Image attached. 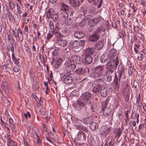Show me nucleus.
<instances>
[{
    "mask_svg": "<svg viewBox=\"0 0 146 146\" xmlns=\"http://www.w3.org/2000/svg\"><path fill=\"white\" fill-rule=\"evenodd\" d=\"M84 123L85 124H88L92 121V117L91 116L84 119L83 120Z\"/></svg>",
    "mask_w": 146,
    "mask_h": 146,
    "instance_id": "25",
    "label": "nucleus"
},
{
    "mask_svg": "<svg viewBox=\"0 0 146 146\" xmlns=\"http://www.w3.org/2000/svg\"><path fill=\"white\" fill-rule=\"evenodd\" d=\"M141 95L139 94L138 97L137 98V104L138 106L141 107L142 106V104L141 101Z\"/></svg>",
    "mask_w": 146,
    "mask_h": 146,
    "instance_id": "39",
    "label": "nucleus"
},
{
    "mask_svg": "<svg viewBox=\"0 0 146 146\" xmlns=\"http://www.w3.org/2000/svg\"><path fill=\"white\" fill-rule=\"evenodd\" d=\"M94 49L93 48H88L85 51V55L91 56L94 53Z\"/></svg>",
    "mask_w": 146,
    "mask_h": 146,
    "instance_id": "17",
    "label": "nucleus"
},
{
    "mask_svg": "<svg viewBox=\"0 0 146 146\" xmlns=\"http://www.w3.org/2000/svg\"><path fill=\"white\" fill-rule=\"evenodd\" d=\"M99 0H88V2L90 3H92L93 1L94 3L95 4H96L98 2Z\"/></svg>",
    "mask_w": 146,
    "mask_h": 146,
    "instance_id": "57",
    "label": "nucleus"
},
{
    "mask_svg": "<svg viewBox=\"0 0 146 146\" xmlns=\"http://www.w3.org/2000/svg\"><path fill=\"white\" fill-rule=\"evenodd\" d=\"M52 32L53 34L55 35V36L58 38H60L61 37H63V35L59 31L54 30L52 31Z\"/></svg>",
    "mask_w": 146,
    "mask_h": 146,
    "instance_id": "27",
    "label": "nucleus"
},
{
    "mask_svg": "<svg viewBox=\"0 0 146 146\" xmlns=\"http://www.w3.org/2000/svg\"><path fill=\"white\" fill-rule=\"evenodd\" d=\"M48 18H51L55 22H56L58 20V15L56 13H54L51 11H49L47 14Z\"/></svg>",
    "mask_w": 146,
    "mask_h": 146,
    "instance_id": "8",
    "label": "nucleus"
},
{
    "mask_svg": "<svg viewBox=\"0 0 146 146\" xmlns=\"http://www.w3.org/2000/svg\"><path fill=\"white\" fill-rule=\"evenodd\" d=\"M40 100L38 99V102L37 101V104L36 105L38 107H39L40 106H41V108L40 110V112L41 115H44L46 114V111L45 110L44 106L43 105H42V103H43V102L41 100L40 98Z\"/></svg>",
    "mask_w": 146,
    "mask_h": 146,
    "instance_id": "7",
    "label": "nucleus"
},
{
    "mask_svg": "<svg viewBox=\"0 0 146 146\" xmlns=\"http://www.w3.org/2000/svg\"><path fill=\"white\" fill-rule=\"evenodd\" d=\"M104 82L103 80L101 78H99L94 81V84L96 85H98L99 86H102L101 83Z\"/></svg>",
    "mask_w": 146,
    "mask_h": 146,
    "instance_id": "36",
    "label": "nucleus"
},
{
    "mask_svg": "<svg viewBox=\"0 0 146 146\" xmlns=\"http://www.w3.org/2000/svg\"><path fill=\"white\" fill-rule=\"evenodd\" d=\"M61 62L59 61H57L55 63V65L56 68H58L59 66L61 65Z\"/></svg>",
    "mask_w": 146,
    "mask_h": 146,
    "instance_id": "53",
    "label": "nucleus"
},
{
    "mask_svg": "<svg viewBox=\"0 0 146 146\" xmlns=\"http://www.w3.org/2000/svg\"><path fill=\"white\" fill-rule=\"evenodd\" d=\"M102 129V133L103 134H105V135L106 136L109 133L110 131V127H105L103 128Z\"/></svg>",
    "mask_w": 146,
    "mask_h": 146,
    "instance_id": "31",
    "label": "nucleus"
},
{
    "mask_svg": "<svg viewBox=\"0 0 146 146\" xmlns=\"http://www.w3.org/2000/svg\"><path fill=\"white\" fill-rule=\"evenodd\" d=\"M1 100L6 105L10 104V102L4 96H2L1 98Z\"/></svg>",
    "mask_w": 146,
    "mask_h": 146,
    "instance_id": "37",
    "label": "nucleus"
},
{
    "mask_svg": "<svg viewBox=\"0 0 146 146\" xmlns=\"http://www.w3.org/2000/svg\"><path fill=\"white\" fill-rule=\"evenodd\" d=\"M62 9H63L64 11L68 10L69 9V7L66 5H64L63 6V7L62 8Z\"/></svg>",
    "mask_w": 146,
    "mask_h": 146,
    "instance_id": "49",
    "label": "nucleus"
},
{
    "mask_svg": "<svg viewBox=\"0 0 146 146\" xmlns=\"http://www.w3.org/2000/svg\"><path fill=\"white\" fill-rule=\"evenodd\" d=\"M75 72L78 74H84L85 72V70L82 68H80L75 70Z\"/></svg>",
    "mask_w": 146,
    "mask_h": 146,
    "instance_id": "26",
    "label": "nucleus"
},
{
    "mask_svg": "<svg viewBox=\"0 0 146 146\" xmlns=\"http://www.w3.org/2000/svg\"><path fill=\"white\" fill-rule=\"evenodd\" d=\"M146 3V2L145 0H143L141 2V4L143 6H145V5Z\"/></svg>",
    "mask_w": 146,
    "mask_h": 146,
    "instance_id": "64",
    "label": "nucleus"
},
{
    "mask_svg": "<svg viewBox=\"0 0 146 146\" xmlns=\"http://www.w3.org/2000/svg\"><path fill=\"white\" fill-rule=\"evenodd\" d=\"M113 132L115 134V137L118 138L120 137L122 133L121 129L119 128H115L113 130Z\"/></svg>",
    "mask_w": 146,
    "mask_h": 146,
    "instance_id": "15",
    "label": "nucleus"
},
{
    "mask_svg": "<svg viewBox=\"0 0 146 146\" xmlns=\"http://www.w3.org/2000/svg\"><path fill=\"white\" fill-rule=\"evenodd\" d=\"M24 115L26 119H27L28 117L29 118L31 117V114L29 112H27L26 113H24Z\"/></svg>",
    "mask_w": 146,
    "mask_h": 146,
    "instance_id": "50",
    "label": "nucleus"
},
{
    "mask_svg": "<svg viewBox=\"0 0 146 146\" xmlns=\"http://www.w3.org/2000/svg\"><path fill=\"white\" fill-rule=\"evenodd\" d=\"M104 44L103 41H100L96 42V44L94 45V47L96 49L100 50L103 48Z\"/></svg>",
    "mask_w": 146,
    "mask_h": 146,
    "instance_id": "16",
    "label": "nucleus"
},
{
    "mask_svg": "<svg viewBox=\"0 0 146 146\" xmlns=\"http://www.w3.org/2000/svg\"><path fill=\"white\" fill-rule=\"evenodd\" d=\"M101 88L100 91L101 96L103 97H106L107 95V88L104 86H102Z\"/></svg>",
    "mask_w": 146,
    "mask_h": 146,
    "instance_id": "14",
    "label": "nucleus"
},
{
    "mask_svg": "<svg viewBox=\"0 0 146 146\" xmlns=\"http://www.w3.org/2000/svg\"><path fill=\"white\" fill-rule=\"evenodd\" d=\"M67 43V41L65 40H60L58 42L59 45L60 46L63 47H65L66 46Z\"/></svg>",
    "mask_w": 146,
    "mask_h": 146,
    "instance_id": "33",
    "label": "nucleus"
},
{
    "mask_svg": "<svg viewBox=\"0 0 146 146\" xmlns=\"http://www.w3.org/2000/svg\"><path fill=\"white\" fill-rule=\"evenodd\" d=\"M49 26L50 28L52 30H53V31H54L55 29V25L53 22L52 21H50L49 22Z\"/></svg>",
    "mask_w": 146,
    "mask_h": 146,
    "instance_id": "45",
    "label": "nucleus"
},
{
    "mask_svg": "<svg viewBox=\"0 0 146 146\" xmlns=\"http://www.w3.org/2000/svg\"><path fill=\"white\" fill-rule=\"evenodd\" d=\"M68 15L67 13H63V18L66 19L68 17Z\"/></svg>",
    "mask_w": 146,
    "mask_h": 146,
    "instance_id": "54",
    "label": "nucleus"
},
{
    "mask_svg": "<svg viewBox=\"0 0 146 146\" xmlns=\"http://www.w3.org/2000/svg\"><path fill=\"white\" fill-rule=\"evenodd\" d=\"M72 19L71 18H69L64 21V23L65 25L68 26L71 25L72 23Z\"/></svg>",
    "mask_w": 146,
    "mask_h": 146,
    "instance_id": "38",
    "label": "nucleus"
},
{
    "mask_svg": "<svg viewBox=\"0 0 146 146\" xmlns=\"http://www.w3.org/2000/svg\"><path fill=\"white\" fill-rule=\"evenodd\" d=\"M78 12L81 16H83L84 17L86 15L87 10L84 8L83 7H81L79 10Z\"/></svg>",
    "mask_w": 146,
    "mask_h": 146,
    "instance_id": "23",
    "label": "nucleus"
},
{
    "mask_svg": "<svg viewBox=\"0 0 146 146\" xmlns=\"http://www.w3.org/2000/svg\"><path fill=\"white\" fill-rule=\"evenodd\" d=\"M1 87L7 94H8L9 93V89L8 86V84L5 81H2Z\"/></svg>",
    "mask_w": 146,
    "mask_h": 146,
    "instance_id": "12",
    "label": "nucleus"
},
{
    "mask_svg": "<svg viewBox=\"0 0 146 146\" xmlns=\"http://www.w3.org/2000/svg\"><path fill=\"white\" fill-rule=\"evenodd\" d=\"M108 104L107 101L103 102L102 104V110L103 111V114L104 115L107 116L109 115L111 113V109L110 107H107Z\"/></svg>",
    "mask_w": 146,
    "mask_h": 146,
    "instance_id": "4",
    "label": "nucleus"
},
{
    "mask_svg": "<svg viewBox=\"0 0 146 146\" xmlns=\"http://www.w3.org/2000/svg\"><path fill=\"white\" fill-rule=\"evenodd\" d=\"M125 69V67L122 64H120L119 65L117 71V73L118 74L117 76L119 77H121L122 75L124 73Z\"/></svg>",
    "mask_w": 146,
    "mask_h": 146,
    "instance_id": "11",
    "label": "nucleus"
},
{
    "mask_svg": "<svg viewBox=\"0 0 146 146\" xmlns=\"http://www.w3.org/2000/svg\"><path fill=\"white\" fill-rule=\"evenodd\" d=\"M90 127L91 130L93 131L96 130L98 126L96 123L92 122L90 123Z\"/></svg>",
    "mask_w": 146,
    "mask_h": 146,
    "instance_id": "28",
    "label": "nucleus"
},
{
    "mask_svg": "<svg viewBox=\"0 0 146 146\" xmlns=\"http://www.w3.org/2000/svg\"><path fill=\"white\" fill-rule=\"evenodd\" d=\"M74 36L76 38H80L84 37L85 35L82 32L78 31L75 33Z\"/></svg>",
    "mask_w": 146,
    "mask_h": 146,
    "instance_id": "18",
    "label": "nucleus"
},
{
    "mask_svg": "<svg viewBox=\"0 0 146 146\" xmlns=\"http://www.w3.org/2000/svg\"><path fill=\"white\" fill-rule=\"evenodd\" d=\"M9 123L14 128L15 127V124L13 122V119L11 118H10L9 120Z\"/></svg>",
    "mask_w": 146,
    "mask_h": 146,
    "instance_id": "47",
    "label": "nucleus"
},
{
    "mask_svg": "<svg viewBox=\"0 0 146 146\" xmlns=\"http://www.w3.org/2000/svg\"><path fill=\"white\" fill-rule=\"evenodd\" d=\"M70 4L73 7H75L77 5V2L75 0H69Z\"/></svg>",
    "mask_w": 146,
    "mask_h": 146,
    "instance_id": "44",
    "label": "nucleus"
},
{
    "mask_svg": "<svg viewBox=\"0 0 146 146\" xmlns=\"http://www.w3.org/2000/svg\"><path fill=\"white\" fill-rule=\"evenodd\" d=\"M136 116V113H135L134 111H131V118L134 119L135 118Z\"/></svg>",
    "mask_w": 146,
    "mask_h": 146,
    "instance_id": "52",
    "label": "nucleus"
},
{
    "mask_svg": "<svg viewBox=\"0 0 146 146\" xmlns=\"http://www.w3.org/2000/svg\"><path fill=\"white\" fill-rule=\"evenodd\" d=\"M85 41L84 40H82L80 41V42L77 40L74 41L72 43V46L74 48H79L81 46V43L82 45V46H83L84 45Z\"/></svg>",
    "mask_w": 146,
    "mask_h": 146,
    "instance_id": "10",
    "label": "nucleus"
},
{
    "mask_svg": "<svg viewBox=\"0 0 146 146\" xmlns=\"http://www.w3.org/2000/svg\"><path fill=\"white\" fill-rule=\"evenodd\" d=\"M19 28H18L17 29L15 30V32L13 34V35L15 38H17L19 36Z\"/></svg>",
    "mask_w": 146,
    "mask_h": 146,
    "instance_id": "43",
    "label": "nucleus"
},
{
    "mask_svg": "<svg viewBox=\"0 0 146 146\" xmlns=\"http://www.w3.org/2000/svg\"><path fill=\"white\" fill-rule=\"evenodd\" d=\"M71 59L73 62L77 64L80 63L82 59V58L80 56L77 55L72 56Z\"/></svg>",
    "mask_w": 146,
    "mask_h": 146,
    "instance_id": "13",
    "label": "nucleus"
},
{
    "mask_svg": "<svg viewBox=\"0 0 146 146\" xmlns=\"http://www.w3.org/2000/svg\"><path fill=\"white\" fill-rule=\"evenodd\" d=\"M11 44H12L11 45V47L10 48L11 50L13 53V52H14V47L13 45V43H12Z\"/></svg>",
    "mask_w": 146,
    "mask_h": 146,
    "instance_id": "58",
    "label": "nucleus"
},
{
    "mask_svg": "<svg viewBox=\"0 0 146 146\" xmlns=\"http://www.w3.org/2000/svg\"><path fill=\"white\" fill-rule=\"evenodd\" d=\"M92 94L91 93L86 92L82 94L80 96L81 101L78 103V105L82 109H86V104H89L91 102Z\"/></svg>",
    "mask_w": 146,
    "mask_h": 146,
    "instance_id": "1",
    "label": "nucleus"
},
{
    "mask_svg": "<svg viewBox=\"0 0 146 146\" xmlns=\"http://www.w3.org/2000/svg\"><path fill=\"white\" fill-rule=\"evenodd\" d=\"M124 14V11L121 10L119 12H118V14L119 15H123Z\"/></svg>",
    "mask_w": 146,
    "mask_h": 146,
    "instance_id": "62",
    "label": "nucleus"
},
{
    "mask_svg": "<svg viewBox=\"0 0 146 146\" xmlns=\"http://www.w3.org/2000/svg\"><path fill=\"white\" fill-rule=\"evenodd\" d=\"M123 94L125 98V100L126 101H128L129 100V97L128 93L125 89L123 91Z\"/></svg>",
    "mask_w": 146,
    "mask_h": 146,
    "instance_id": "30",
    "label": "nucleus"
},
{
    "mask_svg": "<svg viewBox=\"0 0 146 146\" xmlns=\"http://www.w3.org/2000/svg\"><path fill=\"white\" fill-rule=\"evenodd\" d=\"M99 2V4L98 5V8H100V7H101V6H102V4L103 3V0H100V1L99 0V1H98V3ZM97 3H98V2Z\"/></svg>",
    "mask_w": 146,
    "mask_h": 146,
    "instance_id": "59",
    "label": "nucleus"
},
{
    "mask_svg": "<svg viewBox=\"0 0 146 146\" xmlns=\"http://www.w3.org/2000/svg\"><path fill=\"white\" fill-rule=\"evenodd\" d=\"M106 80L107 81L110 82L112 80V77L106 75Z\"/></svg>",
    "mask_w": 146,
    "mask_h": 146,
    "instance_id": "51",
    "label": "nucleus"
},
{
    "mask_svg": "<svg viewBox=\"0 0 146 146\" xmlns=\"http://www.w3.org/2000/svg\"><path fill=\"white\" fill-rule=\"evenodd\" d=\"M54 34H51L50 33H48L47 34V40H49L50 38H51Z\"/></svg>",
    "mask_w": 146,
    "mask_h": 146,
    "instance_id": "56",
    "label": "nucleus"
},
{
    "mask_svg": "<svg viewBox=\"0 0 146 146\" xmlns=\"http://www.w3.org/2000/svg\"><path fill=\"white\" fill-rule=\"evenodd\" d=\"M20 68L17 65L14 66L13 68V70L15 72H18Z\"/></svg>",
    "mask_w": 146,
    "mask_h": 146,
    "instance_id": "48",
    "label": "nucleus"
},
{
    "mask_svg": "<svg viewBox=\"0 0 146 146\" xmlns=\"http://www.w3.org/2000/svg\"><path fill=\"white\" fill-rule=\"evenodd\" d=\"M65 70L68 71H73L76 68V66L75 64H70V63L68 64V62H66L65 63Z\"/></svg>",
    "mask_w": 146,
    "mask_h": 146,
    "instance_id": "9",
    "label": "nucleus"
},
{
    "mask_svg": "<svg viewBox=\"0 0 146 146\" xmlns=\"http://www.w3.org/2000/svg\"><path fill=\"white\" fill-rule=\"evenodd\" d=\"M13 61L14 63L16 64V65H18V64H19V62L17 59H16L15 60H13Z\"/></svg>",
    "mask_w": 146,
    "mask_h": 146,
    "instance_id": "63",
    "label": "nucleus"
},
{
    "mask_svg": "<svg viewBox=\"0 0 146 146\" xmlns=\"http://www.w3.org/2000/svg\"><path fill=\"white\" fill-rule=\"evenodd\" d=\"M9 5L10 9L12 10L14 8L15 4V2L10 1L9 2Z\"/></svg>",
    "mask_w": 146,
    "mask_h": 146,
    "instance_id": "40",
    "label": "nucleus"
},
{
    "mask_svg": "<svg viewBox=\"0 0 146 146\" xmlns=\"http://www.w3.org/2000/svg\"><path fill=\"white\" fill-rule=\"evenodd\" d=\"M76 127L78 129H81L83 131H85L86 132H88V130L86 127L84 126H82L80 125H76Z\"/></svg>",
    "mask_w": 146,
    "mask_h": 146,
    "instance_id": "32",
    "label": "nucleus"
},
{
    "mask_svg": "<svg viewBox=\"0 0 146 146\" xmlns=\"http://www.w3.org/2000/svg\"><path fill=\"white\" fill-rule=\"evenodd\" d=\"M121 77H119L116 74H115L114 78L113 83V86L114 89L118 90L119 87L120 81Z\"/></svg>",
    "mask_w": 146,
    "mask_h": 146,
    "instance_id": "6",
    "label": "nucleus"
},
{
    "mask_svg": "<svg viewBox=\"0 0 146 146\" xmlns=\"http://www.w3.org/2000/svg\"><path fill=\"white\" fill-rule=\"evenodd\" d=\"M28 139H26L25 138L23 139V141H24V144L25 146H28V142L27 140Z\"/></svg>",
    "mask_w": 146,
    "mask_h": 146,
    "instance_id": "55",
    "label": "nucleus"
},
{
    "mask_svg": "<svg viewBox=\"0 0 146 146\" xmlns=\"http://www.w3.org/2000/svg\"><path fill=\"white\" fill-rule=\"evenodd\" d=\"M114 70L112 69H108L106 72V75L113 77L114 75Z\"/></svg>",
    "mask_w": 146,
    "mask_h": 146,
    "instance_id": "34",
    "label": "nucleus"
},
{
    "mask_svg": "<svg viewBox=\"0 0 146 146\" xmlns=\"http://www.w3.org/2000/svg\"><path fill=\"white\" fill-rule=\"evenodd\" d=\"M108 56L104 54L102 55L100 58V61L102 63H104L108 60Z\"/></svg>",
    "mask_w": 146,
    "mask_h": 146,
    "instance_id": "35",
    "label": "nucleus"
},
{
    "mask_svg": "<svg viewBox=\"0 0 146 146\" xmlns=\"http://www.w3.org/2000/svg\"><path fill=\"white\" fill-rule=\"evenodd\" d=\"M7 38L9 42L11 44L13 43L14 41L13 37L10 35H9L7 36Z\"/></svg>",
    "mask_w": 146,
    "mask_h": 146,
    "instance_id": "41",
    "label": "nucleus"
},
{
    "mask_svg": "<svg viewBox=\"0 0 146 146\" xmlns=\"http://www.w3.org/2000/svg\"><path fill=\"white\" fill-rule=\"evenodd\" d=\"M129 6L130 7L132 8V9H133V13H134L137 11V7H135L134 6V5L133 3H130Z\"/></svg>",
    "mask_w": 146,
    "mask_h": 146,
    "instance_id": "46",
    "label": "nucleus"
},
{
    "mask_svg": "<svg viewBox=\"0 0 146 146\" xmlns=\"http://www.w3.org/2000/svg\"><path fill=\"white\" fill-rule=\"evenodd\" d=\"M140 59H139V57H138V59L139 61H141L142 59L143 58V54L141 53L140 54Z\"/></svg>",
    "mask_w": 146,
    "mask_h": 146,
    "instance_id": "61",
    "label": "nucleus"
},
{
    "mask_svg": "<svg viewBox=\"0 0 146 146\" xmlns=\"http://www.w3.org/2000/svg\"><path fill=\"white\" fill-rule=\"evenodd\" d=\"M99 21V20L97 18H94L93 19L90 20L88 22L89 24L92 27H93L95 24L97 23Z\"/></svg>",
    "mask_w": 146,
    "mask_h": 146,
    "instance_id": "19",
    "label": "nucleus"
},
{
    "mask_svg": "<svg viewBox=\"0 0 146 146\" xmlns=\"http://www.w3.org/2000/svg\"><path fill=\"white\" fill-rule=\"evenodd\" d=\"M102 31L104 32L105 31V29L103 28L102 26H101L98 27L97 29L96 32L97 33H99Z\"/></svg>",
    "mask_w": 146,
    "mask_h": 146,
    "instance_id": "42",
    "label": "nucleus"
},
{
    "mask_svg": "<svg viewBox=\"0 0 146 146\" xmlns=\"http://www.w3.org/2000/svg\"><path fill=\"white\" fill-rule=\"evenodd\" d=\"M119 60L118 56H117L115 60L114 59H110L106 64V68L108 69H116L118 64Z\"/></svg>",
    "mask_w": 146,
    "mask_h": 146,
    "instance_id": "3",
    "label": "nucleus"
},
{
    "mask_svg": "<svg viewBox=\"0 0 146 146\" xmlns=\"http://www.w3.org/2000/svg\"><path fill=\"white\" fill-rule=\"evenodd\" d=\"M82 136H83L84 138H86V135L82 131H79L76 135V138L78 139H80Z\"/></svg>",
    "mask_w": 146,
    "mask_h": 146,
    "instance_id": "29",
    "label": "nucleus"
},
{
    "mask_svg": "<svg viewBox=\"0 0 146 146\" xmlns=\"http://www.w3.org/2000/svg\"><path fill=\"white\" fill-rule=\"evenodd\" d=\"M58 52V49H54L53 50L52 52V54H54V55H55L57 54Z\"/></svg>",
    "mask_w": 146,
    "mask_h": 146,
    "instance_id": "60",
    "label": "nucleus"
},
{
    "mask_svg": "<svg viewBox=\"0 0 146 146\" xmlns=\"http://www.w3.org/2000/svg\"><path fill=\"white\" fill-rule=\"evenodd\" d=\"M116 52L114 49H113L110 51L108 55V57L110 59L113 58L116 54Z\"/></svg>",
    "mask_w": 146,
    "mask_h": 146,
    "instance_id": "24",
    "label": "nucleus"
},
{
    "mask_svg": "<svg viewBox=\"0 0 146 146\" xmlns=\"http://www.w3.org/2000/svg\"><path fill=\"white\" fill-rule=\"evenodd\" d=\"M105 74L104 65H99L95 68L94 72L91 74V76L93 78H100L104 76Z\"/></svg>",
    "mask_w": 146,
    "mask_h": 146,
    "instance_id": "2",
    "label": "nucleus"
},
{
    "mask_svg": "<svg viewBox=\"0 0 146 146\" xmlns=\"http://www.w3.org/2000/svg\"><path fill=\"white\" fill-rule=\"evenodd\" d=\"M70 74V72H67L64 74L62 77V80L65 84H70L73 81V78Z\"/></svg>",
    "mask_w": 146,
    "mask_h": 146,
    "instance_id": "5",
    "label": "nucleus"
},
{
    "mask_svg": "<svg viewBox=\"0 0 146 146\" xmlns=\"http://www.w3.org/2000/svg\"><path fill=\"white\" fill-rule=\"evenodd\" d=\"M93 58L91 56L85 55V62L88 64H90L92 61Z\"/></svg>",
    "mask_w": 146,
    "mask_h": 146,
    "instance_id": "22",
    "label": "nucleus"
},
{
    "mask_svg": "<svg viewBox=\"0 0 146 146\" xmlns=\"http://www.w3.org/2000/svg\"><path fill=\"white\" fill-rule=\"evenodd\" d=\"M102 86H99L98 85H96L93 87L92 90V92L95 94H98L100 91L101 88Z\"/></svg>",
    "mask_w": 146,
    "mask_h": 146,
    "instance_id": "20",
    "label": "nucleus"
},
{
    "mask_svg": "<svg viewBox=\"0 0 146 146\" xmlns=\"http://www.w3.org/2000/svg\"><path fill=\"white\" fill-rule=\"evenodd\" d=\"M98 38V35L97 34H94L90 36L89 37V39L91 41L94 42L97 41Z\"/></svg>",
    "mask_w": 146,
    "mask_h": 146,
    "instance_id": "21",
    "label": "nucleus"
}]
</instances>
